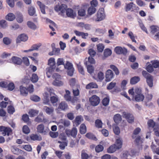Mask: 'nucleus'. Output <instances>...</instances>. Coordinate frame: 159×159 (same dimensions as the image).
I'll use <instances>...</instances> for the list:
<instances>
[{
	"instance_id": "1",
	"label": "nucleus",
	"mask_w": 159,
	"mask_h": 159,
	"mask_svg": "<svg viewBox=\"0 0 159 159\" xmlns=\"http://www.w3.org/2000/svg\"><path fill=\"white\" fill-rule=\"evenodd\" d=\"M59 14L62 16H64L65 13H66L68 17L72 18H74L76 16V13L74 11H56Z\"/></svg>"
},
{
	"instance_id": "2",
	"label": "nucleus",
	"mask_w": 159,
	"mask_h": 159,
	"mask_svg": "<svg viewBox=\"0 0 159 159\" xmlns=\"http://www.w3.org/2000/svg\"><path fill=\"white\" fill-rule=\"evenodd\" d=\"M142 74L143 76L146 79L148 85L150 87H152L153 86L152 76L145 70L142 71Z\"/></svg>"
},
{
	"instance_id": "3",
	"label": "nucleus",
	"mask_w": 159,
	"mask_h": 159,
	"mask_svg": "<svg viewBox=\"0 0 159 159\" xmlns=\"http://www.w3.org/2000/svg\"><path fill=\"white\" fill-rule=\"evenodd\" d=\"M89 101L91 105L93 106H97L100 103L99 98L96 95H93L89 98Z\"/></svg>"
},
{
	"instance_id": "4",
	"label": "nucleus",
	"mask_w": 159,
	"mask_h": 159,
	"mask_svg": "<svg viewBox=\"0 0 159 159\" xmlns=\"http://www.w3.org/2000/svg\"><path fill=\"white\" fill-rule=\"evenodd\" d=\"M122 116L125 118L127 120L128 122L129 123H132L134 121V118L133 116L131 114L126 112H123Z\"/></svg>"
},
{
	"instance_id": "5",
	"label": "nucleus",
	"mask_w": 159,
	"mask_h": 159,
	"mask_svg": "<svg viewBox=\"0 0 159 159\" xmlns=\"http://www.w3.org/2000/svg\"><path fill=\"white\" fill-rule=\"evenodd\" d=\"M96 16L97 18L95 20V21H100L104 20L106 16L104 11H98Z\"/></svg>"
},
{
	"instance_id": "6",
	"label": "nucleus",
	"mask_w": 159,
	"mask_h": 159,
	"mask_svg": "<svg viewBox=\"0 0 159 159\" xmlns=\"http://www.w3.org/2000/svg\"><path fill=\"white\" fill-rule=\"evenodd\" d=\"M0 131L2 132L3 136L7 135L9 136L12 133V130L11 128L4 126H0Z\"/></svg>"
},
{
	"instance_id": "7",
	"label": "nucleus",
	"mask_w": 159,
	"mask_h": 159,
	"mask_svg": "<svg viewBox=\"0 0 159 159\" xmlns=\"http://www.w3.org/2000/svg\"><path fill=\"white\" fill-rule=\"evenodd\" d=\"M115 52L118 54H123L126 55L127 53V50L125 48H122L121 47H116L115 48Z\"/></svg>"
},
{
	"instance_id": "8",
	"label": "nucleus",
	"mask_w": 159,
	"mask_h": 159,
	"mask_svg": "<svg viewBox=\"0 0 159 159\" xmlns=\"http://www.w3.org/2000/svg\"><path fill=\"white\" fill-rule=\"evenodd\" d=\"M37 129L38 132L44 135L46 134L49 131L48 129H44V125L42 124L38 125L37 127Z\"/></svg>"
},
{
	"instance_id": "9",
	"label": "nucleus",
	"mask_w": 159,
	"mask_h": 159,
	"mask_svg": "<svg viewBox=\"0 0 159 159\" xmlns=\"http://www.w3.org/2000/svg\"><path fill=\"white\" fill-rule=\"evenodd\" d=\"M114 74L112 71L110 70H108L106 73V82H108L111 81L114 77Z\"/></svg>"
},
{
	"instance_id": "10",
	"label": "nucleus",
	"mask_w": 159,
	"mask_h": 159,
	"mask_svg": "<svg viewBox=\"0 0 159 159\" xmlns=\"http://www.w3.org/2000/svg\"><path fill=\"white\" fill-rule=\"evenodd\" d=\"M43 110L47 114L49 115H52L54 111V108L51 106H44L43 107Z\"/></svg>"
},
{
	"instance_id": "11",
	"label": "nucleus",
	"mask_w": 159,
	"mask_h": 159,
	"mask_svg": "<svg viewBox=\"0 0 159 159\" xmlns=\"http://www.w3.org/2000/svg\"><path fill=\"white\" fill-rule=\"evenodd\" d=\"M55 10H72L70 8H68L67 5L65 4L58 3L54 7Z\"/></svg>"
},
{
	"instance_id": "12",
	"label": "nucleus",
	"mask_w": 159,
	"mask_h": 159,
	"mask_svg": "<svg viewBox=\"0 0 159 159\" xmlns=\"http://www.w3.org/2000/svg\"><path fill=\"white\" fill-rule=\"evenodd\" d=\"M28 39V37L27 35L25 34H22L18 37L16 39V42L20 43L21 41L25 42L27 41Z\"/></svg>"
},
{
	"instance_id": "13",
	"label": "nucleus",
	"mask_w": 159,
	"mask_h": 159,
	"mask_svg": "<svg viewBox=\"0 0 159 159\" xmlns=\"http://www.w3.org/2000/svg\"><path fill=\"white\" fill-rule=\"evenodd\" d=\"M11 61L13 63L17 65H21L22 62L21 59L17 57H13L11 58Z\"/></svg>"
},
{
	"instance_id": "14",
	"label": "nucleus",
	"mask_w": 159,
	"mask_h": 159,
	"mask_svg": "<svg viewBox=\"0 0 159 159\" xmlns=\"http://www.w3.org/2000/svg\"><path fill=\"white\" fill-rule=\"evenodd\" d=\"M19 90L20 94L24 96H26L28 94L27 88L23 85H21L19 87Z\"/></svg>"
},
{
	"instance_id": "15",
	"label": "nucleus",
	"mask_w": 159,
	"mask_h": 159,
	"mask_svg": "<svg viewBox=\"0 0 159 159\" xmlns=\"http://www.w3.org/2000/svg\"><path fill=\"white\" fill-rule=\"evenodd\" d=\"M91 6L89 7L88 10H96L95 8L98 5V2L97 0H92L90 2Z\"/></svg>"
},
{
	"instance_id": "16",
	"label": "nucleus",
	"mask_w": 159,
	"mask_h": 159,
	"mask_svg": "<svg viewBox=\"0 0 159 159\" xmlns=\"http://www.w3.org/2000/svg\"><path fill=\"white\" fill-rule=\"evenodd\" d=\"M30 137L31 140L34 141H41L42 139V137L37 134H32L30 135Z\"/></svg>"
},
{
	"instance_id": "17",
	"label": "nucleus",
	"mask_w": 159,
	"mask_h": 159,
	"mask_svg": "<svg viewBox=\"0 0 159 159\" xmlns=\"http://www.w3.org/2000/svg\"><path fill=\"white\" fill-rule=\"evenodd\" d=\"M118 149L116 146V144H114L111 146L107 149V152L109 153H112L115 152L116 149Z\"/></svg>"
},
{
	"instance_id": "18",
	"label": "nucleus",
	"mask_w": 159,
	"mask_h": 159,
	"mask_svg": "<svg viewBox=\"0 0 159 159\" xmlns=\"http://www.w3.org/2000/svg\"><path fill=\"white\" fill-rule=\"evenodd\" d=\"M144 95L141 93L135 95V99L137 102L142 101L144 99Z\"/></svg>"
},
{
	"instance_id": "19",
	"label": "nucleus",
	"mask_w": 159,
	"mask_h": 159,
	"mask_svg": "<svg viewBox=\"0 0 159 159\" xmlns=\"http://www.w3.org/2000/svg\"><path fill=\"white\" fill-rule=\"evenodd\" d=\"M113 119L116 123H118L121 120V116L119 114H116L114 116Z\"/></svg>"
},
{
	"instance_id": "20",
	"label": "nucleus",
	"mask_w": 159,
	"mask_h": 159,
	"mask_svg": "<svg viewBox=\"0 0 159 159\" xmlns=\"http://www.w3.org/2000/svg\"><path fill=\"white\" fill-rule=\"evenodd\" d=\"M140 78L138 76H134L132 77L130 80V83L132 84H134L139 81Z\"/></svg>"
},
{
	"instance_id": "21",
	"label": "nucleus",
	"mask_w": 159,
	"mask_h": 159,
	"mask_svg": "<svg viewBox=\"0 0 159 159\" xmlns=\"http://www.w3.org/2000/svg\"><path fill=\"white\" fill-rule=\"evenodd\" d=\"M98 87V85L96 83L91 82L86 86V88L87 89H89L93 88H97Z\"/></svg>"
},
{
	"instance_id": "22",
	"label": "nucleus",
	"mask_w": 159,
	"mask_h": 159,
	"mask_svg": "<svg viewBox=\"0 0 159 159\" xmlns=\"http://www.w3.org/2000/svg\"><path fill=\"white\" fill-rule=\"evenodd\" d=\"M54 69V67L50 66L49 67L47 68L46 69L47 71L46 75L49 78L51 77V75L53 72Z\"/></svg>"
},
{
	"instance_id": "23",
	"label": "nucleus",
	"mask_w": 159,
	"mask_h": 159,
	"mask_svg": "<svg viewBox=\"0 0 159 159\" xmlns=\"http://www.w3.org/2000/svg\"><path fill=\"white\" fill-rule=\"evenodd\" d=\"M11 151L14 154L16 155H18L21 153V151L20 149L14 146L12 147Z\"/></svg>"
},
{
	"instance_id": "24",
	"label": "nucleus",
	"mask_w": 159,
	"mask_h": 159,
	"mask_svg": "<svg viewBox=\"0 0 159 159\" xmlns=\"http://www.w3.org/2000/svg\"><path fill=\"white\" fill-rule=\"evenodd\" d=\"M60 51V49L59 48H53L52 51L49 52L48 54L50 56H52L54 55H58Z\"/></svg>"
},
{
	"instance_id": "25",
	"label": "nucleus",
	"mask_w": 159,
	"mask_h": 159,
	"mask_svg": "<svg viewBox=\"0 0 159 159\" xmlns=\"http://www.w3.org/2000/svg\"><path fill=\"white\" fill-rule=\"evenodd\" d=\"M115 144L116 145V146L118 149H119L120 148L122 145V139L120 138L116 139Z\"/></svg>"
},
{
	"instance_id": "26",
	"label": "nucleus",
	"mask_w": 159,
	"mask_h": 159,
	"mask_svg": "<svg viewBox=\"0 0 159 159\" xmlns=\"http://www.w3.org/2000/svg\"><path fill=\"white\" fill-rule=\"evenodd\" d=\"M80 131L82 134H84L86 132V127L84 124H82L80 127Z\"/></svg>"
},
{
	"instance_id": "27",
	"label": "nucleus",
	"mask_w": 159,
	"mask_h": 159,
	"mask_svg": "<svg viewBox=\"0 0 159 159\" xmlns=\"http://www.w3.org/2000/svg\"><path fill=\"white\" fill-rule=\"evenodd\" d=\"M85 64L87 67L88 72L90 74L93 73L94 71L93 67L91 65H88L87 62L85 63Z\"/></svg>"
},
{
	"instance_id": "28",
	"label": "nucleus",
	"mask_w": 159,
	"mask_h": 159,
	"mask_svg": "<svg viewBox=\"0 0 159 159\" xmlns=\"http://www.w3.org/2000/svg\"><path fill=\"white\" fill-rule=\"evenodd\" d=\"M68 105L67 104L64 102H62L60 104L58 108L62 110H64L67 109Z\"/></svg>"
},
{
	"instance_id": "29",
	"label": "nucleus",
	"mask_w": 159,
	"mask_h": 159,
	"mask_svg": "<svg viewBox=\"0 0 159 159\" xmlns=\"http://www.w3.org/2000/svg\"><path fill=\"white\" fill-rule=\"evenodd\" d=\"M6 19L9 21L13 20L15 18V15L12 13H10L8 14L6 16Z\"/></svg>"
},
{
	"instance_id": "30",
	"label": "nucleus",
	"mask_w": 159,
	"mask_h": 159,
	"mask_svg": "<svg viewBox=\"0 0 159 159\" xmlns=\"http://www.w3.org/2000/svg\"><path fill=\"white\" fill-rule=\"evenodd\" d=\"M28 26L30 29L35 30L37 29L36 25L33 22L28 21L27 22Z\"/></svg>"
},
{
	"instance_id": "31",
	"label": "nucleus",
	"mask_w": 159,
	"mask_h": 159,
	"mask_svg": "<svg viewBox=\"0 0 159 159\" xmlns=\"http://www.w3.org/2000/svg\"><path fill=\"white\" fill-rule=\"evenodd\" d=\"M89 157V156L86 151L84 150H82L81 152V159H88Z\"/></svg>"
},
{
	"instance_id": "32",
	"label": "nucleus",
	"mask_w": 159,
	"mask_h": 159,
	"mask_svg": "<svg viewBox=\"0 0 159 159\" xmlns=\"http://www.w3.org/2000/svg\"><path fill=\"white\" fill-rule=\"evenodd\" d=\"M111 51L109 48H106L104 50V55L105 57H107L110 56L111 54Z\"/></svg>"
},
{
	"instance_id": "33",
	"label": "nucleus",
	"mask_w": 159,
	"mask_h": 159,
	"mask_svg": "<svg viewBox=\"0 0 159 159\" xmlns=\"http://www.w3.org/2000/svg\"><path fill=\"white\" fill-rule=\"evenodd\" d=\"M38 113V111L31 109L29 111V114L30 116L33 117L36 116Z\"/></svg>"
},
{
	"instance_id": "34",
	"label": "nucleus",
	"mask_w": 159,
	"mask_h": 159,
	"mask_svg": "<svg viewBox=\"0 0 159 159\" xmlns=\"http://www.w3.org/2000/svg\"><path fill=\"white\" fill-rule=\"evenodd\" d=\"M52 84L54 86H60L63 85V83L62 81L56 79L53 82Z\"/></svg>"
},
{
	"instance_id": "35",
	"label": "nucleus",
	"mask_w": 159,
	"mask_h": 159,
	"mask_svg": "<svg viewBox=\"0 0 159 159\" xmlns=\"http://www.w3.org/2000/svg\"><path fill=\"white\" fill-rule=\"evenodd\" d=\"M0 25L1 27L3 29H5L8 26L7 22L4 20H2L0 21Z\"/></svg>"
},
{
	"instance_id": "36",
	"label": "nucleus",
	"mask_w": 159,
	"mask_h": 159,
	"mask_svg": "<svg viewBox=\"0 0 159 159\" xmlns=\"http://www.w3.org/2000/svg\"><path fill=\"white\" fill-rule=\"evenodd\" d=\"M102 121L99 119L96 120L95 122V125L97 127L100 128L102 127Z\"/></svg>"
},
{
	"instance_id": "37",
	"label": "nucleus",
	"mask_w": 159,
	"mask_h": 159,
	"mask_svg": "<svg viewBox=\"0 0 159 159\" xmlns=\"http://www.w3.org/2000/svg\"><path fill=\"white\" fill-rule=\"evenodd\" d=\"M41 43H39L33 45L31 48L32 51L34 50H37L41 46Z\"/></svg>"
},
{
	"instance_id": "38",
	"label": "nucleus",
	"mask_w": 159,
	"mask_h": 159,
	"mask_svg": "<svg viewBox=\"0 0 159 159\" xmlns=\"http://www.w3.org/2000/svg\"><path fill=\"white\" fill-rule=\"evenodd\" d=\"M153 67L155 68L159 67V61L158 60H154L151 61Z\"/></svg>"
},
{
	"instance_id": "39",
	"label": "nucleus",
	"mask_w": 159,
	"mask_h": 159,
	"mask_svg": "<svg viewBox=\"0 0 159 159\" xmlns=\"http://www.w3.org/2000/svg\"><path fill=\"white\" fill-rule=\"evenodd\" d=\"M3 43L6 45H9L11 44V40L8 37H4L3 38Z\"/></svg>"
},
{
	"instance_id": "40",
	"label": "nucleus",
	"mask_w": 159,
	"mask_h": 159,
	"mask_svg": "<svg viewBox=\"0 0 159 159\" xmlns=\"http://www.w3.org/2000/svg\"><path fill=\"white\" fill-rule=\"evenodd\" d=\"M109 102V98L107 97L104 98L102 101V104L105 106H107Z\"/></svg>"
},
{
	"instance_id": "41",
	"label": "nucleus",
	"mask_w": 159,
	"mask_h": 159,
	"mask_svg": "<svg viewBox=\"0 0 159 159\" xmlns=\"http://www.w3.org/2000/svg\"><path fill=\"white\" fill-rule=\"evenodd\" d=\"M83 120V118L82 116H78L76 117L75 121L77 125H79L81 123V121Z\"/></svg>"
},
{
	"instance_id": "42",
	"label": "nucleus",
	"mask_w": 159,
	"mask_h": 159,
	"mask_svg": "<svg viewBox=\"0 0 159 159\" xmlns=\"http://www.w3.org/2000/svg\"><path fill=\"white\" fill-rule=\"evenodd\" d=\"M48 64L51 67H54L55 65V59L54 58H50L48 61Z\"/></svg>"
},
{
	"instance_id": "43",
	"label": "nucleus",
	"mask_w": 159,
	"mask_h": 159,
	"mask_svg": "<svg viewBox=\"0 0 159 159\" xmlns=\"http://www.w3.org/2000/svg\"><path fill=\"white\" fill-rule=\"evenodd\" d=\"M105 47L103 44L100 43L97 45L98 50L99 52H102L103 51Z\"/></svg>"
},
{
	"instance_id": "44",
	"label": "nucleus",
	"mask_w": 159,
	"mask_h": 159,
	"mask_svg": "<svg viewBox=\"0 0 159 159\" xmlns=\"http://www.w3.org/2000/svg\"><path fill=\"white\" fill-rule=\"evenodd\" d=\"M23 133L25 134H28L30 132V129L29 127L26 125H24L22 128Z\"/></svg>"
},
{
	"instance_id": "45",
	"label": "nucleus",
	"mask_w": 159,
	"mask_h": 159,
	"mask_svg": "<svg viewBox=\"0 0 159 159\" xmlns=\"http://www.w3.org/2000/svg\"><path fill=\"white\" fill-rule=\"evenodd\" d=\"M113 129L114 133L116 135H118L120 133V128L116 125H115L113 126Z\"/></svg>"
},
{
	"instance_id": "46",
	"label": "nucleus",
	"mask_w": 159,
	"mask_h": 159,
	"mask_svg": "<svg viewBox=\"0 0 159 159\" xmlns=\"http://www.w3.org/2000/svg\"><path fill=\"white\" fill-rule=\"evenodd\" d=\"M150 28L151 32L153 34H154L159 30V28L156 26H151Z\"/></svg>"
},
{
	"instance_id": "47",
	"label": "nucleus",
	"mask_w": 159,
	"mask_h": 159,
	"mask_svg": "<svg viewBox=\"0 0 159 159\" xmlns=\"http://www.w3.org/2000/svg\"><path fill=\"white\" fill-rule=\"evenodd\" d=\"M77 130L75 127H73L71 130V136L74 138H75L77 134Z\"/></svg>"
},
{
	"instance_id": "48",
	"label": "nucleus",
	"mask_w": 159,
	"mask_h": 159,
	"mask_svg": "<svg viewBox=\"0 0 159 159\" xmlns=\"http://www.w3.org/2000/svg\"><path fill=\"white\" fill-rule=\"evenodd\" d=\"M64 66L67 70L73 68L72 64L68 61L66 62V64L64 65Z\"/></svg>"
},
{
	"instance_id": "49",
	"label": "nucleus",
	"mask_w": 159,
	"mask_h": 159,
	"mask_svg": "<svg viewBox=\"0 0 159 159\" xmlns=\"http://www.w3.org/2000/svg\"><path fill=\"white\" fill-rule=\"evenodd\" d=\"M110 67L115 72V73L116 75H117L119 74V70L114 65H111Z\"/></svg>"
},
{
	"instance_id": "50",
	"label": "nucleus",
	"mask_w": 159,
	"mask_h": 159,
	"mask_svg": "<svg viewBox=\"0 0 159 159\" xmlns=\"http://www.w3.org/2000/svg\"><path fill=\"white\" fill-rule=\"evenodd\" d=\"M38 77L37 75L35 74H33L32 76L31 80L33 83H36L38 80Z\"/></svg>"
},
{
	"instance_id": "51",
	"label": "nucleus",
	"mask_w": 159,
	"mask_h": 159,
	"mask_svg": "<svg viewBox=\"0 0 159 159\" xmlns=\"http://www.w3.org/2000/svg\"><path fill=\"white\" fill-rule=\"evenodd\" d=\"M50 101L52 104L57 103L58 101V98L57 96H52L50 97Z\"/></svg>"
},
{
	"instance_id": "52",
	"label": "nucleus",
	"mask_w": 159,
	"mask_h": 159,
	"mask_svg": "<svg viewBox=\"0 0 159 159\" xmlns=\"http://www.w3.org/2000/svg\"><path fill=\"white\" fill-rule=\"evenodd\" d=\"M22 147L25 150L27 151L30 152L32 151V147L29 144L23 145Z\"/></svg>"
},
{
	"instance_id": "53",
	"label": "nucleus",
	"mask_w": 159,
	"mask_h": 159,
	"mask_svg": "<svg viewBox=\"0 0 159 159\" xmlns=\"http://www.w3.org/2000/svg\"><path fill=\"white\" fill-rule=\"evenodd\" d=\"M140 131L141 129L139 128H137L135 129L134 131L133 134L132 135V138L133 139L135 138V135H136L138 134L140 132Z\"/></svg>"
},
{
	"instance_id": "54",
	"label": "nucleus",
	"mask_w": 159,
	"mask_h": 159,
	"mask_svg": "<svg viewBox=\"0 0 159 159\" xmlns=\"http://www.w3.org/2000/svg\"><path fill=\"white\" fill-rule=\"evenodd\" d=\"M37 3L38 6H39L41 10H45V9H47V7L44 4L40 2H37Z\"/></svg>"
},
{
	"instance_id": "55",
	"label": "nucleus",
	"mask_w": 159,
	"mask_h": 159,
	"mask_svg": "<svg viewBox=\"0 0 159 159\" xmlns=\"http://www.w3.org/2000/svg\"><path fill=\"white\" fill-rule=\"evenodd\" d=\"M103 149V146L101 145H99L97 146L95 148L96 151L97 152H99L102 151Z\"/></svg>"
},
{
	"instance_id": "56",
	"label": "nucleus",
	"mask_w": 159,
	"mask_h": 159,
	"mask_svg": "<svg viewBox=\"0 0 159 159\" xmlns=\"http://www.w3.org/2000/svg\"><path fill=\"white\" fill-rule=\"evenodd\" d=\"M16 20L18 23H21L23 21L22 15L21 14L18 15L16 17Z\"/></svg>"
},
{
	"instance_id": "57",
	"label": "nucleus",
	"mask_w": 159,
	"mask_h": 159,
	"mask_svg": "<svg viewBox=\"0 0 159 159\" xmlns=\"http://www.w3.org/2000/svg\"><path fill=\"white\" fill-rule=\"evenodd\" d=\"M7 111L9 113L12 114L15 112V109L12 106H9L7 108Z\"/></svg>"
},
{
	"instance_id": "58",
	"label": "nucleus",
	"mask_w": 159,
	"mask_h": 159,
	"mask_svg": "<svg viewBox=\"0 0 159 159\" xmlns=\"http://www.w3.org/2000/svg\"><path fill=\"white\" fill-rule=\"evenodd\" d=\"M85 136L86 137L89 139L93 140H96V137L91 133H88L86 134Z\"/></svg>"
},
{
	"instance_id": "59",
	"label": "nucleus",
	"mask_w": 159,
	"mask_h": 159,
	"mask_svg": "<svg viewBox=\"0 0 159 159\" xmlns=\"http://www.w3.org/2000/svg\"><path fill=\"white\" fill-rule=\"evenodd\" d=\"M7 88L10 91H12L15 88L14 84L13 83H11L7 84Z\"/></svg>"
},
{
	"instance_id": "60",
	"label": "nucleus",
	"mask_w": 159,
	"mask_h": 159,
	"mask_svg": "<svg viewBox=\"0 0 159 159\" xmlns=\"http://www.w3.org/2000/svg\"><path fill=\"white\" fill-rule=\"evenodd\" d=\"M34 102H39L40 100V98L36 95H33L31 96L30 98Z\"/></svg>"
},
{
	"instance_id": "61",
	"label": "nucleus",
	"mask_w": 159,
	"mask_h": 159,
	"mask_svg": "<svg viewBox=\"0 0 159 159\" xmlns=\"http://www.w3.org/2000/svg\"><path fill=\"white\" fill-rule=\"evenodd\" d=\"M153 68L154 67L152 64H149L146 67V69L148 72L151 73L154 70Z\"/></svg>"
},
{
	"instance_id": "62",
	"label": "nucleus",
	"mask_w": 159,
	"mask_h": 159,
	"mask_svg": "<svg viewBox=\"0 0 159 159\" xmlns=\"http://www.w3.org/2000/svg\"><path fill=\"white\" fill-rule=\"evenodd\" d=\"M116 85L115 82H111L107 86V88L108 89H111L115 86Z\"/></svg>"
},
{
	"instance_id": "63",
	"label": "nucleus",
	"mask_w": 159,
	"mask_h": 159,
	"mask_svg": "<svg viewBox=\"0 0 159 159\" xmlns=\"http://www.w3.org/2000/svg\"><path fill=\"white\" fill-rule=\"evenodd\" d=\"M49 134L50 136L52 138H57L58 135V133L57 132H54L50 131Z\"/></svg>"
},
{
	"instance_id": "64",
	"label": "nucleus",
	"mask_w": 159,
	"mask_h": 159,
	"mask_svg": "<svg viewBox=\"0 0 159 159\" xmlns=\"http://www.w3.org/2000/svg\"><path fill=\"white\" fill-rule=\"evenodd\" d=\"M135 5L132 2H131L130 3L126 5V9L128 10H130L133 9L134 7H135Z\"/></svg>"
}]
</instances>
